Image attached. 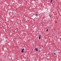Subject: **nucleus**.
I'll list each match as a JSON object with an SVG mask.
<instances>
[{"label": "nucleus", "instance_id": "obj_1", "mask_svg": "<svg viewBox=\"0 0 61 61\" xmlns=\"http://www.w3.org/2000/svg\"><path fill=\"white\" fill-rule=\"evenodd\" d=\"M35 50L36 51H38V49L37 48H35Z\"/></svg>", "mask_w": 61, "mask_h": 61}, {"label": "nucleus", "instance_id": "obj_2", "mask_svg": "<svg viewBox=\"0 0 61 61\" xmlns=\"http://www.w3.org/2000/svg\"><path fill=\"white\" fill-rule=\"evenodd\" d=\"M24 49H23L21 51V52L22 53H24Z\"/></svg>", "mask_w": 61, "mask_h": 61}, {"label": "nucleus", "instance_id": "obj_3", "mask_svg": "<svg viewBox=\"0 0 61 61\" xmlns=\"http://www.w3.org/2000/svg\"><path fill=\"white\" fill-rule=\"evenodd\" d=\"M41 35H40L39 36V40H40V39H41Z\"/></svg>", "mask_w": 61, "mask_h": 61}, {"label": "nucleus", "instance_id": "obj_4", "mask_svg": "<svg viewBox=\"0 0 61 61\" xmlns=\"http://www.w3.org/2000/svg\"><path fill=\"white\" fill-rule=\"evenodd\" d=\"M53 1V0H51V1L50 2V3H52Z\"/></svg>", "mask_w": 61, "mask_h": 61}, {"label": "nucleus", "instance_id": "obj_5", "mask_svg": "<svg viewBox=\"0 0 61 61\" xmlns=\"http://www.w3.org/2000/svg\"><path fill=\"white\" fill-rule=\"evenodd\" d=\"M46 32H47V31H48V29H47V30H46Z\"/></svg>", "mask_w": 61, "mask_h": 61}, {"label": "nucleus", "instance_id": "obj_6", "mask_svg": "<svg viewBox=\"0 0 61 61\" xmlns=\"http://www.w3.org/2000/svg\"><path fill=\"white\" fill-rule=\"evenodd\" d=\"M36 16H37V14H36Z\"/></svg>", "mask_w": 61, "mask_h": 61}, {"label": "nucleus", "instance_id": "obj_7", "mask_svg": "<svg viewBox=\"0 0 61 61\" xmlns=\"http://www.w3.org/2000/svg\"><path fill=\"white\" fill-rule=\"evenodd\" d=\"M54 55H56V54H55V53H54Z\"/></svg>", "mask_w": 61, "mask_h": 61}]
</instances>
